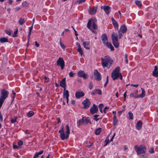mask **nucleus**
I'll use <instances>...</instances> for the list:
<instances>
[{
  "instance_id": "nucleus-1",
  "label": "nucleus",
  "mask_w": 158,
  "mask_h": 158,
  "mask_svg": "<svg viewBox=\"0 0 158 158\" xmlns=\"http://www.w3.org/2000/svg\"><path fill=\"white\" fill-rule=\"evenodd\" d=\"M101 63L103 67H107L109 68L111 65L113 60L108 56H106L104 58H101Z\"/></svg>"
},
{
  "instance_id": "nucleus-2",
  "label": "nucleus",
  "mask_w": 158,
  "mask_h": 158,
  "mask_svg": "<svg viewBox=\"0 0 158 158\" xmlns=\"http://www.w3.org/2000/svg\"><path fill=\"white\" fill-rule=\"evenodd\" d=\"M134 148L138 155L145 153L146 151V147L143 144L139 146L136 145L134 147Z\"/></svg>"
},
{
  "instance_id": "nucleus-3",
  "label": "nucleus",
  "mask_w": 158,
  "mask_h": 158,
  "mask_svg": "<svg viewBox=\"0 0 158 158\" xmlns=\"http://www.w3.org/2000/svg\"><path fill=\"white\" fill-rule=\"evenodd\" d=\"M66 134L65 135L63 131V127H62V129L59 131V132L60 134V137L61 138H67L69 137V135L70 134V130L69 124H67L66 126Z\"/></svg>"
},
{
  "instance_id": "nucleus-4",
  "label": "nucleus",
  "mask_w": 158,
  "mask_h": 158,
  "mask_svg": "<svg viewBox=\"0 0 158 158\" xmlns=\"http://www.w3.org/2000/svg\"><path fill=\"white\" fill-rule=\"evenodd\" d=\"M112 43L114 46L116 48H118L119 47L118 35L115 33H113L112 34Z\"/></svg>"
},
{
  "instance_id": "nucleus-5",
  "label": "nucleus",
  "mask_w": 158,
  "mask_h": 158,
  "mask_svg": "<svg viewBox=\"0 0 158 158\" xmlns=\"http://www.w3.org/2000/svg\"><path fill=\"white\" fill-rule=\"evenodd\" d=\"M57 64L58 66H60L61 67V70H63L65 66L63 58L60 57L57 61Z\"/></svg>"
},
{
  "instance_id": "nucleus-6",
  "label": "nucleus",
  "mask_w": 158,
  "mask_h": 158,
  "mask_svg": "<svg viewBox=\"0 0 158 158\" xmlns=\"http://www.w3.org/2000/svg\"><path fill=\"white\" fill-rule=\"evenodd\" d=\"M9 94V92L5 89L2 90L1 91V95L0 97L2 98L5 99L8 97Z\"/></svg>"
},
{
  "instance_id": "nucleus-7",
  "label": "nucleus",
  "mask_w": 158,
  "mask_h": 158,
  "mask_svg": "<svg viewBox=\"0 0 158 158\" xmlns=\"http://www.w3.org/2000/svg\"><path fill=\"white\" fill-rule=\"evenodd\" d=\"M90 110L91 114H93L97 113L98 109L96 105L94 104L93 106L91 107Z\"/></svg>"
},
{
  "instance_id": "nucleus-8",
  "label": "nucleus",
  "mask_w": 158,
  "mask_h": 158,
  "mask_svg": "<svg viewBox=\"0 0 158 158\" xmlns=\"http://www.w3.org/2000/svg\"><path fill=\"white\" fill-rule=\"evenodd\" d=\"M77 76L79 77H82L84 79H86L88 77L87 75L82 70H80L78 72Z\"/></svg>"
},
{
  "instance_id": "nucleus-9",
  "label": "nucleus",
  "mask_w": 158,
  "mask_h": 158,
  "mask_svg": "<svg viewBox=\"0 0 158 158\" xmlns=\"http://www.w3.org/2000/svg\"><path fill=\"white\" fill-rule=\"evenodd\" d=\"M82 104L84 105V108L86 109L89 107L90 104V102L88 98H86L82 102Z\"/></svg>"
},
{
  "instance_id": "nucleus-10",
  "label": "nucleus",
  "mask_w": 158,
  "mask_h": 158,
  "mask_svg": "<svg viewBox=\"0 0 158 158\" xmlns=\"http://www.w3.org/2000/svg\"><path fill=\"white\" fill-rule=\"evenodd\" d=\"M94 78L97 81H99L101 79V75L97 70L94 71Z\"/></svg>"
},
{
  "instance_id": "nucleus-11",
  "label": "nucleus",
  "mask_w": 158,
  "mask_h": 158,
  "mask_svg": "<svg viewBox=\"0 0 158 158\" xmlns=\"http://www.w3.org/2000/svg\"><path fill=\"white\" fill-rule=\"evenodd\" d=\"M84 93L82 91H77L75 93V95L77 98L83 97L84 96Z\"/></svg>"
},
{
  "instance_id": "nucleus-12",
  "label": "nucleus",
  "mask_w": 158,
  "mask_h": 158,
  "mask_svg": "<svg viewBox=\"0 0 158 158\" xmlns=\"http://www.w3.org/2000/svg\"><path fill=\"white\" fill-rule=\"evenodd\" d=\"M101 38L102 42L104 45L106 43V42H108L107 38V37L106 34H102L101 36Z\"/></svg>"
},
{
  "instance_id": "nucleus-13",
  "label": "nucleus",
  "mask_w": 158,
  "mask_h": 158,
  "mask_svg": "<svg viewBox=\"0 0 158 158\" xmlns=\"http://www.w3.org/2000/svg\"><path fill=\"white\" fill-rule=\"evenodd\" d=\"M120 73H111V77L113 81L118 79Z\"/></svg>"
},
{
  "instance_id": "nucleus-14",
  "label": "nucleus",
  "mask_w": 158,
  "mask_h": 158,
  "mask_svg": "<svg viewBox=\"0 0 158 158\" xmlns=\"http://www.w3.org/2000/svg\"><path fill=\"white\" fill-rule=\"evenodd\" d=\"M103 9L105 13L107 15H108L110 11V8L108 6H104L103 7Z\"/></svg>"
},
{
  "instance_id": "nucleus-15",
  "label": "nucleus",
  "mask_w": 158,
  "mask_h": 158,
  "mask_svg": "<svg viewBox=\"0 0 158 158\" xmlns=\"http://www.w3.org/2000/svg\"><path fill=\"white\" fill-rule=\"evenodd\" d=\"M76 46L78 48V49L77 50V51L79 52L80 54L81 55H82L83 54V51L82 50V48L81 47V46L79 43L78 42H77L76 43Z\"/></svg>"
},
{
  "instance_id": "nucleus-16",
  "label": "nucleus",
  "mask_w": 158,
  "mask_h": 158,
  "mask_svg": "<svg viewBox=\"0 0 158 158\" xmlns=\"http://www.w3.org/2000/svg\"><path fill=\"white\" fill-rule=\"evenodd\" d=\"M96 94H98L99 95H101L102 94L101 90L98 89H96L92 92L91 94L92 95H94Z\"/></svg>"
},
{
  "instance_id": "nucleus-17",
  "label": "nucleus",
  "mask_w": 158,
  "mask_h": 158,
  "mask_svg": "<svg viewBox=\"0 0 158 158\" xmlns=\"http://www.w3.org/2000/svg\"><path fill=\"white\" fill-rule=\"evenodd\" d=\"M91 19H89L87 23V27L88 28L91 30L94 33H96V31L92 29V27H91Z\"/></svg>"
},
{
  "instance_id": "nucleus-18",
  "label": "nucleus",
  "mask_w": 158,
  "mask_h": 158,
  "mask_svg": "<svg viewBox=\"0 0 158 158\" xmlns=\"http://www.w3.org/2000/svg\"><path fill=\"white\" fill-rule=\"evenodd\" d=\"M65 80V78H64L60 81V85L64 89L65 88L66 86Z\"/></svg>"
},
{
  "instance_id": "nucleus-19",
  "label": "nucleus",
  "mask_w": 158,
  "mask_h": 158,
  "mask_svg": "<svg viewBox=\"0 0 158 158\" xmlns=\"http://www.w3.org/2000/svg\"><path fill=\"white\" fill-rule=\"evenodd\" d=\"M143 123L141 121H138L136 123L135 127L137 130H140L142 127Z\"/></svg>"
},
{
  "instance_id": "nucleus-20",
  "label": "nucleus",
  "mask_w": 158,
  "mask_h": 158,
  "mask_svg": "<svg viewBox=\"0 0 158 158\" xmlns=\"http://www.w3.org/2000/svg\"><path fill=\"white\" fill-rule=\"evenodd\" d=\"M141 89L142 90V93L141 94L138 95V96H135V98H143L145 96V90L143 88H141Z\"/></svg>"
},
{
  "instance_id": "nucleus-21",
  "label": "nucleus",
  "mask_w": 158,
  "mask_h": 158,
  "mask_svg": "<svg viewBox=\"0 0 158 158\" xmlns=\"http://www.w3.org/2000/svg\"><path fill=\"white\" fill-rule=\"evenodd\" d=\"M111 20L112 21V23L115 28L117 29H118V25L117 22L114 19L112 18Z\"/></svg>"
},
{
  "instance_id": "nucleus-22",
  "label": "nucleus",
  "mask_w": 158,
  "mask_h": 158,
  "mask_svg": "<svg viewBox=\"0 0 158 158\" xmlns=\"http://www.w3.org/2000/svg\"><path fill=\"white\" fill-rule=\"evenodd\" d=\"M119 30L121 31L123 33H124L127 31V27L125 25H123L121 27Z\"/></svg>"
},
{
  "instance_id": "nucleus-23",
  "label": "nucleus",
  "mask_w": 158,
  "mask_h": 158,
  "mask_svg": "<svg viewBox=\"0 0 158 158\" xmlns=\"http://www.w3.org/2000/svg\"><path fill=\"white\" fill-rule=\"evenodd\" d=\"M97 8L96 7H94L92 9H90L89 10V12L90 14L91 15H94L95 14L97 11Z\"/></svg>"
},
{
  "instance_id": "nucleus-24",
  "label": "nucleus",
  "mask_w": 158,
  "mask_h": 158,
  "mask_svg": "<svg viewBox=\"0 0 158 158\" xmlns=\"http://www.w3.org/2000/svg\"><path fill=\"white\" fill-rule=\"evenodd\" d=\"M84 47L87 50L90 49V44L88 42H85L83 44Z\"/></svg>"
},
{
  "instance_id": "nucleus-25",
  "label": "nucleus",
  "mask_w": 158,
  "mask_h": 158,
  "mask_svg": "<svg viewBox=\"0 0 158 158\" xmlns=\"http://www.w3.org/2000/svg\"><path fill=\"white\" fill-rule=\"evenodd\" d=\"M85 117H83L81 119H80L79 120L78 122H77V124L78 126H80V125L82 124L83 123H85Z\"/></svg>"
},
{
  "instance_id": "nucleus-26",
  "label": "nucleus",
  "mask_w": 158,
  "mask_h": 158,
  "mask_svg": "<svg viewBox=\"0 0 158 158\" xmlns=\"http://www.w3.org/2000/svg\"><path fill=\"white\" fill-rule=\"evenodd\" d=\"M64 90L63 92V97L65 98V97H69V91L68 90H66V88L64 89Z\"/></svg>"
},
{
  "instance_id": "nucleus-27",
  "label": "nucleus",
  "mask_w": 158,
  "mask_h": 158,
  "mask_svg": "<svg viewBox=\"0 0 158 158\" xmlns=\"http://www.w3.org/2000/svg\"><path fill=\"white\" fill-rule=\"evenodd\" d=\"M138 91L137 90H136L134 93H132L130 94V96L131 97H133L134 98H135V96H138Z\"/></svg>"
},
{
  "instance_id": "nucleus-28",
  "label": "nucleus",
  "mask_w": 158,
  "mask_h": 158,
  "mask_svg": "<svg viewBox=\"0 0 158 158\" xmlns=\"http://www.w3.org/2000/svg\"><path fill=\"white\" fill-rule=\"evenodd\" d=\"M43 152V151L42 150L39 152H36L34 155L33 158H37L40 155L42 154Z\"/></svg>"
},
{
  "instance_id": "nucleus-29",
  "label": "nucleus",
  "mask_w": 158,
  "mask_h": 158,
  "mask_svg": "<svg viewBox=\"0 0 158 158\" xmlns=\"http://www.w3.org/2000/svg\"><path fill=\"white\" fill-rule=\"evenodd\" d=\"M118 120L117 119L116 115H114L113 117V124L114 125H116L118 123Z\"/></svg>"
},
{
  "instance_id": "nucleus-30",
  "label": "nucleus",
  "mask_w": 158,
  "mask_h": 158,
  "mask_svg": "<svg viewBox=\"0 0 158 158\" xmlns=\"http://www.w3.org/2000/svg\"><path fill=\"white\" fill-rule=\"evenodd\" d=\"M0 42L2 43L8 42V40L7 38H2L0 39Z\"/></svg>"
},
{
  "instance_id": "nucleus-31",
  "label": "nucleus",
  "mask_w": 158,
  "mask_h": 158,
  "mask_svg": "<svg viewBox=\"0 0 158 158\" xmlns=\"http://www.w3.org/2000/svg\"><path fill=\"white\" fill-rule=\"evenodd\" d=\"M34 112L32 111H30L27 113V115L29 117H32L34 114Z\"/></svg>"
},
{
  "instance_id": "nucleus-32",
  "label": "nucleus",
  "mask_w": 158,
  "mask_h": 158,
  "mask_svg": "<svg viewBox=\"0 0 158 158\" xmlns=\"http://www.w3.org/2000/svg\"><path fill=\"white\" fill-rule=\"evenodd\" d=\"M85 123L86 124H87L88 123H89L90 124H91V123L90 121V119L89 118V117H87L86 118L85 117Z\"/></svg>"
},
{
  "instance_id": "nucleus-33",
  "label": "nucleus",
  "mask_w": 158,
  "mask_h": 158,
  "mask_svg": "<svg viewBox=\"0 0 158 158\" xmlns=\"http://www.w3.org/2000/svg\"><path fill=\"white\" fill-rule=\"evenodd\" d=\"M128 118H129L130 119L132 120L133 119V114L130 111L128 112Z\"/></svg>"
},
{
  "instance_id": "nucleus-34",
  "label": "nucleus",
  "mask_w": 158,
  "mask_h": 158,
  "mask_svg": "<svg viewBox=\"0 0 158 158\" xmlns=\"http://www.w3.org/2000/svg\"><path fill=\"white\" fill-rule=\"evenodd\" d=\"M33 25H32L29 28V32L28 34V41L30 39V37L31 34V31L33 28Z\"/></svg>"
},
{
  "instance_id": "nucleus-35",
  "label": "nucleus",
  "mask_w": 158,
  "mask_h": 158,
  "mask_svg": "<svg viewBox=\"0 0 158 158\" xmlns=\"http://www.w3.org/2000/svg\"><path fill=\"white\" fill-rule=\"evenodd\" d=\"M25 22V20L24 18H21L19 21V23L21 25L23 24Z\"/></svg>"
},
{
  "instance_id": "nucleus-36",
  "label": "nucleus",
  "mask_w": 158,
  "mask_h": 158,
  "mask_svg": "<svg viewBox=\"0 0 158 158\" xmlns=\"http://www.w3.org/2000/svg\"><path fill=\"white\" fill-rule=\"evenodd\" d=\"M91 20V24H92L93 28L94 29L96 30L98 28V27L96 24L94 22H92V20Z\"/></svg>"
},
{
  "instance_id": "nucleus-37",
  "label": "nucleus",
  "mask_w": 158,
  "mask_h": 158,
  "mask_svg": "<svg viewBox=\"0 0 158 158\" xmlns=\"http://www.w3.org/2000/svg\"><path fill=\"white\" fill-rule=\"evenodd\" d=\"M120 71V68L118 66L116 67L115 69L113 71V73H119V72Z\"/></svg>"
},
{
  "instance_id": "nucleus-38",
  "label": "nucleus",
  "mask_w": 158,
  "mask_h": 158,
  "mask_svg": "<svg viewBox=\"0 0 158 158\" xmlns=\"http://www.w3.org/2000/svg\"><path fill=\"white\" fill-rule=\"evenodd\" d=\"M99 115H97V114H95V115H94V118H93V119L96 121H98V120H99V119H101L102 118H97V117H98L99 116Z\"/></svg>"
},
{
  "instance_id": "nucleus-39",
  "label": "nucleus",
  "mask_w": 158,
  "mask_h": 158,
  "mask_svg": "<svg viewBox=\"0 0 158 158\" xmlns=\"http://www.w3.org/2000/svg\"><path fill=\"white\" fill-rule=\"evenodd\" d=\"M135 3L139 7H140L142 6V4L141 2L139 0L135 1Z\"/></svg>"
},
{
  "instance_id": "nucleus-40",
  "label": "nucleus",
  "mask_w": 158,
  "mask_h": 158,
  "mask_svg": "<svg viewBox=\"0 0 158 158\" xmlns=\"http://www.w3.org/2000/svg\"><path fill=\"white\" fill-rule=\"evenodd\" d=\"M101 129L100 128H99L95 130V134L96 135H98L101 132Z\"/></svg>"
},
{
  "instance_id": "nucleus-41",
  "label": "nucleus",
  "mask_w": 158,
  "mask_h": 158,
  "mask_svg": "<svg viewBox=\"0 0 158 158\" xmlns=\"http://www.w3.org/2000/svg\"><path fill=\"white\" fill-rule=\"evenodd\" d=\"M152 75L156 77H158V70L156 71H153L152 72Z\"/></svg>"
},
{
  "instance_id": "nucleus-42",
  "label": "nucleus",
  "mask_w": 158,
  "mask_h": 158,
  "mask_svg": "<svg viewBox=\"0 0 158 158\" xmlns=\"http://www.w3.org/2000/svg\"><path fill=\"white\" fill-rule=\"evenodd\" d=\"M5 99L2 98H0V108L2 107V105L3 102L5 100Z\"/></svg>"
},
{
  "instance_id": "nucleus-43",
  "label": "nucleus",
  "mask_w": 158,
  "mask_h": 158,
  "mask_svg": "<svg viewBox=\"0 0 158 158\" xmlns=\"http://www.w3.org/2000/svg\"><path fill=\"white\" fill-rule=\"evenodd\" d=\"M22 5L23 7H26L28 6V4L26 1H24L23 2Z\"/></svg>"
},
{
  "instance_id": "nucleus-44",
  "label": "nucleus",
  "mask_w": 158,
  "mask_h": 158,
  "mask_svg": "<svg viewBox=\"0 0 158 158\" xmlns=\"http://www.w3.org/2000/svg\"><path fill=\"white\" fill-rule=\"evenodd\" d=\"M93 87V83L92 82H90L89 85V88L90 89H92Z\"/></svg>"
},
{
  "instance_id": "nucleus-45",
  "label": "nucleus",
  "mask_w": 158,
  "mask_h": 158,
  "mask_svg": "<svg viewBox=\"0 0 158 158\" xmlns=\"http://www.w3.org/2000/svg\"><path fill=\"white\" fill-rule=\"evenodd\" d=\"M17 118L15 117H14L11 118V122L12 123H14L16 121Z\"/></svg>"
},
{
  "instance_id": "nucleus-46",
  "label": "nucleus",
  "mask_w": 158,
  "mask_h": 158,
  "mask_svg": "<svg viewBox=\"0 0 158 158\" xmlns=\"http://www.w3.org/2000/svg\"><path fill=\"white\" fill-rule=\"evenodd\" d=\"M118 37L119 39H121L122 37V36L123 35V34L122 32L121 31L118 30Z\"/></svg>"
},
{
  "instance_id": "nucleus-47",
  "label": "nucleus",
  "mask_w": 158,
  "mask_h": 158,
  "mask_svg": "<svg viewBox=\"0 0 158 158\" xmlns=\"http://www.w3.org/2000/svg\"><path fill=\"white\" fill-rule=\"evenodd\" d=\"M18 32V29H17L14 31V34L13 35V37H15L17 36V33Z\"/></svg>"
},
{
  "instance_id": "nucleus-48",
  "label": "nucleus",
  "mask_w": 158,
  "mask_h": 158,
  "mask_svg": "<svg viewBox=\"0 0 158 158\" xmlns=\"http://www.w3.org/2000/svg\"><path fill=\"white\" fill-rule=\"evenodd\" d=\"M110 143L109 139H106L105 141V144L104 147L106 146L109 143Z\"/></svg>"
},
{
  "instance_id": "nucleus-49",
  "label": "nucleus",
  "mask_w": 158,
  "mask_h": 158,
  "mask_svg": "<svg viewBox=\"0 0 158 158\" xmlns=\"http://www.w3.org/2000/svg\"><path fill=\"white\" fill-rule=\"evenodd\" d=\"M105 45L106 46L108 47V48H109L112 45L110 43H109L108 42H106V43L105 44Z\"/></svg>"
},
{
  "instance_id": "nucleus-50",
  "label": "nucleus",
  "mask_w": 158,
  "mask_h": 158,
  "mask_svg": "<svg viewBox=\"0 0 158 158\" xmlns=\"http://www.w3.org/2000/svg\"><path fill=\"white\" fill-rule=\"evenodd\" d=\"M23 144V143L22 141L20 140L18 142V144L19 146L21 147Z\"/></svg>"
},
{
  "instance_id": "nucleus-51",
  "label": "nucleus",
  "mask_w": 158,
  "mask_h": 158,
  "mask_svg": "<svg viewBox=\"0 0 158 158\" xmlns=\"http://www.w3.org/2000/svg\"><path fill=\"white\" fill-rule=\"evenodd\" d=\"M86 0H79L77 2V3H78V4H81L84 2Z\"/></svg>"
},
{
  "instance_id": "nucleus-52",
  "label": "nucleus",
  "mask_w": 158,
  "mask_h": 158,
  "mask_svg": "<svg viewBox=\"0 0 158 158\" xmlns=\"http://www.w3.org/2000/svg\"><path fill=\"white\" fill-rule=\"evenodd\" d=\"M21 148V147L19 146L18 145H13V148L14 149L19 148Z\"/></svg>"
},
{
  "instance_id": "nucleus-53",
  "label": "nucleus",
  "mask_w": 158,
  "mask_h": 158,
  "mask_svg": "<svg viewBox=\"0 0 158 158\" xmlns=\"http://www.w3.org/2000/svg\"><path fill=\"white\" fill-rule=\"evenodd\" d=\"M109 82V78H108V76H107L106 77V83H105L104 85V87H106V85L108 84Z\"/></svg>"
},
{
  "instance_id": "nucleus-54",
  "label": "nucleus",
  "mask_w": 158,
  "mask_h": 158,
  "mask_svg": "<svg viewBox=\"0 0 158 158\" xmlns=\"http://www.w3.org/2000/svg\"><path fill=\"white\" fill-rule=\"evenodd\" d=\"M109 109V107L107 106H106L103 110V112L105 114H106L107 111Z\"/></svg>"
},
{
  "instance_id": "nucleus-55",
  "label": "nucleus",
  "mask_w": 158,
  "mask_h": 158,
  "mask_svg": "<svg viewBox=\"0 0 158 158\" xmlns=\"http://www.w3.org/2000/svg\"><path fill=\"white\" fill-rule=\"evenodd\" d=\"M124 57L125 59L126 62L127 64L128 63V60L127 59V55L126 54H125L124 55Z\"/></svg>"
},
{
  "instance_id": "nucleus-56",
  "label": "nucleus",
  "mask_w": 158,
  "mask_h": 158,
  "mask_svg": "<svg viewBox=\"0 0 158 158\" xmlns=\"http://www.w3.org/2000/svg\"><path fill=\"white\" fill-rule=\"evenodd\" d=\"M75 73H73V72H71L69 73V75L70 77H73Z\"/></svg>"
},
{
  "instance_id": "nucleus-57",
  "label": "nucleus",
  "mask_w": 158,
  "mask_h": 158,
  "mask_svg": "<svg viewBox=\"0 0 158 158\" xmlns=\"http://www.w3.org/2000/svg\"><path fill=\"white\" fill-rule=\"evenodd\" d=\"M149 152L150 153H152L154 152V148H152L149 151Z\"/></svg>"
},
{
  "instance_id": "nucleus-58",
  "label": "nucleus",
  "mask_w": 158,
  "mask_h": 158,
  "mask_svg": "<svg viewBox=\"0 0 158 158\" xmlns=\"http://www.w3.org/2000/svg\"><path fill=\"white\" fill-rule=\"evenodd\" d=\"M5 32L8 35H11V32L10 31L6 30L5 31Z\"/></svg>"
},
{
  "instance_id": "nucleus-59",
  "label": "nucleus",
  "mask_w": 158,
  "mask_h": 158,
  "mask_svg": "<svg viewBox=\"0 0 158 158\" xmlns=\"http://www.w3.org/2000/svg\"><path fill=\"white\" fill-rule=\"evenodd\" d=\"M142 154L140 155L139 156V157L140 158H145V153Z\"/></svg>"
},
{
  "instance_id": "nucleus-60",
  "label": "nucleus",
  "mask_w": 158,
  "mask_h": 158,
  "mask_svg": "<svg viewBox=\"0 0 158 158\" xmlns=\"http://www.w3.org/2000/svg\"><path fill=\"white\" fill-rule=\"evenodd\" d=\"M72 27L73 28V29L74 30V31L75 32V34L76 36L78 35V34H77V31L75 30V29H74V27L73 26Z\"/></svg>"
},
{
  "instance_id": "nucleus-61",
  "label": "nucleus",
  "mask_w": 158,
  "mask_h": 158,
  "mask_svg": "<svg viewBox=\"0 0 158 158\" xmlns=\"http://www.w3.org/2000/svg\"><path fill=\"white\" fill-rule=\"evenodd\" d=\"M99 108L102 109V108L103 107V105L102 103H101L99 104L98 106Z\"/></svg>"
},
{
  "instance_id": "nucleus-62",
  "label": "nucleus",
  "mask_w": 158,
  "mask_h": 158,
  "mask_svg": "<svg viewBox=\"0 0 158 158\" xmlns=\"http://www.w3.org/2000/svg\"><path fill=\"white\" fill-rule=\"evenodd\" d=\"M20 9V8L19 7L17 6L16 7V8L15 9V12H16L18 11Z\"/></svg>"
},
{
  "instance_id": "nucleus-63",
  "label": "nucleus",
  "mask_w": 158,
  "mask_h": 158,
  "mask_svg": "<svg viewBox=\"0 0 158 158\" xmlns=\"http://www.w3.org/2000/svg\"><path fill=\"white\" fill-rule=\"evenodd\" d=\"M127 92V91H126L123 94V97L124 98V100H126V93Z\"/></svg>"
},
{
  "instance_id": "nucleus-64",
  "label": "nucleus",
  "mask_w": 158,
  "mask_h": 158,
  "mask_svg": "<svg viewBox=\"0 0 158 158\" xmlns=\"http://www.w3.org/2000/svg\"><path fill=\"white\" fill-rule=\"evenodd\" d=\"M109 48L110 49L111 51H113L114 50V48L112 45H111Z\"/></svg>"
}]
</instances>
